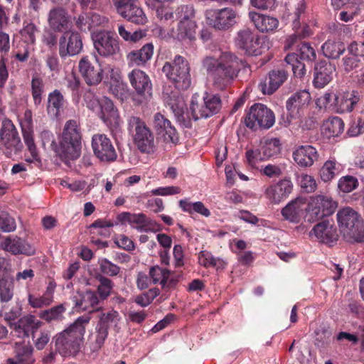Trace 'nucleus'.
Wrapping results in <instances>:
<instances>
[{
  "label": "nucleus",
  "instance_id": "1",
  "mask_svg": "<svg viewBox=\"0 0 364 364\" xmlns=\"http://www.w3.org/2000/svg\"><path fill=\"white\" fill-rule=\"evenodd\" d=\"M42 146L45 149L53 151L65 164L77 160L81 154L82 131L80 123L75 119L68 120L59 136V144L49 130H43L40 134Z\"/></svg>",
  "mask_w": 364,
  "mask_h": 364
},
{
  "label": "nucleus",
  "instance_id": "2",
  "mask_svg": "<svg viewBox=\"0 0 364 364\" xmlns=\"http://www.w3.org/2000/svg\"><path fill=\"white\" fill-rule=\"evenodd\" d=\"M242 60L232 52H223L218 58L207 57L203 67L213 77V85L220 90L226 89L237 77Z\"/></svg>",
  "mask_w": 364,
  "mask_h": 364
},
{
  "label": "nucleus",
  "instance_id": "3",
  "mask_svg": "<svg viewBox=\"0 0 364 364\" xmlns=\"http://www.w3.org/2000/svg\"><path fill=\"white\" fill-rule=\"evenodd\" d=\"M90 321V316H81L68 328L53 338V342L55 343L59 354L63 356H75L79 353L85 328Z\"/></svg>",
  "mask_w": 364,
  "mask_h": 364
},
{
  "label": "nucleus",
  "instance_id": "4",
  "mask_svg": "<svg viewBox=\"0 0 364 364\" xmlns=\"http://www.w3.org/2000/svg\"><path fill=\"white\" fill-rule=\"evenodd\" d=\"M190 65L188 60L176 55L172 61L166 62L162 72L178 90H186L191 85Z\"/></svg>",
  "mask_w": 364,
  "mask_h": 364
},
{
  "label": "nucleus",
  "instance_id": "5",
  "mask_svg": "<svg viewBox=\"0 0 364 364\" xmlns=\"http://www.w3.org/2000/svg\"><path fill=\"white\" fill-rule=\"evenodd\" d=\"M127 129L133 136L135 146L141 153L150 154L155 148L154 135L146 122L140 117L130 116Z\"/></svg>",
  "mask_w": 364,
  "mask_h": 364
},
{
  "label": "nucleus",
  "instance_id": "6",
  "mask_svg": "<svg viewBox=\"0 0 364 364\" xmlns=\"http://www.w3.org/2000/svg\"><path fill=\"white\" fill-rule=\"evenodd\" d=\"M222 107L218 95L205 92L202 98L198 94L192 96L190 111L193 120L209 118L219 112Z\"/></svg>",
  "mask_w": 364,
  "mask_h": 364
},
{
  "label": "nucleus",
  "instance_id": "7",
  "mask_svg": "<svg viewBox=\"0 0 364 364\" xmlns=\"http://www.w3.org/2000/svg\"><path fill=\"white\" fill-rule=\"evenodd\" d=\"M23 148L18 132L13 122L7 117L1 120L0 149L8 158L18 154Z\"/></svg>",
  "mask_w": 364,
  "mask_h": 364
},
{
  "label": "nucleus",
  "instance_id": "8",
  "mask_svg": "<svg viewBox=\"0 0 364 364\" xmlns=\"http://www.w3.org/2000/svg\"><path fill=\"white\" fill-rule=\"evenodd\" d=\"M274 123V112L261 103L251 106L245 118V125L253 131L269 129Z\"/></svg>",
  "mask_w": 364,
  "mask_h": 364
},
{
  "label": "nucleus",
  "instance_id": "9",
  "mask_svg": "<svg viewBox=\"0 0 364 364\" xmlns=\"http://www.w3.org/2000/svg\"><path fill=\"white\" fill-rule=\"evenodd\" d=\"M337 208V203L331 197L318 195L311 198L304 217L305 221L313 223L325 217L331 215Z\"/></svg>",
  "mask_w": 364,
  "mask_h": 364
},
{
  "label": "nucleus",
  "instance_id": "10",
  "mask_svg": "<svg viewBox=\"0 0 364 364\" xmlns=\"http://www.w3.org/2000/svg\"><path fill=\"white\" fill-rule=\"evenodd\" d=\"M94 48L97 53L105 58L112 57L120 52L119 41L111 31L100 30L92 33Z\"/></svg>",
  "mask_w": 364,
  "mask_h": 364
},
{
  "label": "nucleus",
  "instance_id": "11",
  "mask_svg": "<svg viewBox=\"0 0 364 364\" xmlns=\"http://www.w3.org/2000/svg\"><path fill=\"white\" fill-rule=\"evenodd\" d=\"M236 46L249 55H259L267 48L266 39L249 29L238 31L235 39Z\"/></svg>",
  "mask_w": 364,
  "mask_h": 364
},
{
  "label": "nucleus",
  "instance_id": "12",
  "mask_svg": "<svg viewBox=\"0 0 364 364\" xmlns=\"http://www.w3.org/2000/svg\"><path fill=\"white\" fill-rule=\"evenodd\" d=\"M117 14L123 18L137 25H144L148 19L139 6V0H112Z\"/></svg>",
  "mask_w": 364,
  "mask_h": 364
},
{
  "label": "nucleus",
  "instance_id": "13",
  "mask_svg": "<svg viewBox=\"0 0 364 364\" xmlns=\"http://www.w3.org/2000/svg\"><path fill=\"white\" fill-rule=\"evenodd\" d=\"M310 93L304 90L293 94L286 102L287 109V118L283 122H280L284 127H288L293 119H300L304 114V110L307 108L311 101Z\"/></svg>",
  "mask_w": 364,
  "mask_h": 364
},
{
  "label": "nucleus",
  "instance_id": "14",
  "mask_svg": "<svg viewBox=\"0 0 364 364\" xmlns=\"http://www.w3.org/2000/svg\"><path fill=\"white\" fill-rule=\"evenodd\" d=\"M237 13L231 8L210 9L205 12L207 23L219 31H226L236 23Z\"/></svg>",
  "mask_w": 364,
  "mask_h": 364
},
{
  "label": "nucleus",
  "instance_id": "15",
  "mask_svg": "<svg viewBox=\"0 0 364 364\" xmlns=\"http://www.w3.org/2000/svg\"><path fill=\"white\" fill-rule=\"evenodd\" d=\"M59 55L61 58L79 54L82 49L81 35L75 31L64 32L58 40Z\"/></svg>",
  "mask_w": 364,
  "mask_h": 364
},
{
  "label": "nucleus",
  "instance_id": "16",
  "mask_svg": "<svg viewBox=\"0 0 364 364\" xmlns=\"http://www.w3.org/2000/svg\"><path fill=\"white\" fill-rule=\"evenodd\" d=\"M92 148L95 156L101 161L112 162L117 154L110 139L104 134H96L92 137Z\"/></svg>",
  "mask_w": 364,
  "mask_h": 364
},
{
  "label": "nucleus",
  "instance_id": "17",
  "mask_svg": "<svg viewBox=\"0 0 364 364\" xmlns=\"http://www.w3.org/2000/svg\"><path fill=\"white\" fill-rule=\"evenodd\" d=\"M339 227L344 233L351 237H357L361 232L362 223L358 213L348 207L340 210L337 213Z\"/></svg>",
  "mask_w": 364,
  "mask_h": 364
},
{
  "label": "nucleus",
  "instance_id": "18",
  "mask_svg": "<svg viewBox=\"0 0 364 364\" xmlns=\"http://www.w3.org/2000/svg\"><path fill=\"white\" fill-rule=\"evenodd\" d=\"M165 102L170 107L177 122L185 128H191V119L188 112H185L184 102L178 92H171V94L164 92Z\"/></svg>",
  "mask_w": 364,
  "mask_h": 364
},
{
  "label": "nucleus",
  "instance_id": "19",
  "mask_svg": "<svg viewBox=\"0 0 364 364\" xmlns=\"http://www.w3.org/2000/svg\"><path fill=\"white\" fill-rule=\"evenodd\" d=\"M128 79L131 86L138 96L144 100H149L152 96L153 86L149 76L143 70L133 69L128 73Z\"/></svg>",
  "mask_w": 364,
  "mask_h": 364
},
{
  "label": "nucleus",
  "instance_id": "20",
  "mask_svg": "<svg viewBox=\"0 0 364 364\" xmlns=\"http://www.w3.org/2000/svg\"><path fill=\"white\" fill-rule=\"evenodd\" d=\"M99 117L112 132H117L120 127L118 110L113 102L107 97L100 98Z\"/></svg>",
  "mask_w": 364,
  "mask_h": 364
},
{
  "label": "nucleus",
  "instance_id": "21",
  "mask_svg": "<svg viewBox=\"0 0 364 364\" xmlns=\"http://www.w3.org/2000/svg\"><path fill=\"white\" fill-rule=\"evenodd\" d=\"M73 301L78 311H87L91 313L102 310V307L99 306L100 301L97 293L92 289L77 291L73 298Z\"/></svg>",
  "mask_w": 364,
  "mask_h": 364
},
{
  "label": "nucleus",
  "instance_id": "22",
  "mask_svg": "<svg viewBox=\"0 0 364 364\" xmlns=\"http://www.w3.org/2000/svg\"><path fill=\"white\" fill-rule=\"evenodd\" d=\"M153 127L157 134L162 135L164 141L176 144L179 141V136L175 127L171 121L161 112H156L153 117Z\"/></svg>",
  "mask_w": 364,
  "mask_h": 364
},
{
  "label": "nucleus",
  "instance_id": "23",
  "mask_svg": "<svg viewBox=\"0 0 364 364\" xmlns=\"http://www.w3.org/2000/svg\"><path fill=\"white\" fill-rule=\"evenodd\" d=\"M78 69L84 81L89 86L97 85L103 78V70L100 65L95 66L87 56L80 60Z\"/></svg>",
  "mask_w": 364,
  "mask_h": 364
},
{
  "label": "nucleus",
  "instance_id": "24",
  "mask_svg": "<svg viewBox=\"0 0 364 364\" xmlns=\"http://www.w3.org/2000/svg\"><path fill=\"white\" fill-rule=\"evenodd\" d=\"M287 78L288 73L284 68L273 69L259 82V89L264 95H272L284 84Z\"/></svg>",
  "mask_w": 364,
  "mask_h": 364
},
{
  "label": "nucleus",
  "instance_id": "25",
  "mask_svg": "<svg viewBox=\"0 0 364 364\" xmlns=\"http://www.w3.org/2000/svg\"><path fill=\"white\" fill-rule=\"evenodd\" d=\"M2 250L14 255H33L35 248L25 240L14 235L6 237L1 243Z\"/></svg>",
  "mask_w": 364,
  "mask_h": 364
},
{
  "label": "nucleus",
  "instance_id": "26",
  "mask_svg": "<svg viewBox=\"0 0 364 364\" xmlns=\"http://www.w3.org/2000/svg\"><path fill=\"white\" fill-rule=\"evenodd\" d=\"M293 190L291 180L284 178L265 189L264 196L272 203L278 204L288 198Z\"/></svg>",
  "mask_w": 364,
  "mask_h": 364
},
{
  "label": "nucleus",
  "instance_id": "27",
  "mask_svg": "<svg viewBox=\"0 0 364 364\" xmlns=\"http://www.w3.org/2000/svg\"><path fill=\"white\" fill-rule=\"evenodd\" d=\"M48 22L50 29L63 33L70 30L72 24L70 15L62 7H55L50 10Z\"/></svg>",
  "mask_w": 364,
  "mask_h": 364
},
{
  "label": "nucleus",
  "instance_id": "28",
  "mask_svg": "<svg viewBox=\"0 0 364 364\" xmlns=\"http://www.w3.org/2000/svg\"><path fill=\"white\" fill-rule=\"evenodd\" d=\"M42 322L36 318L34 315L27 314L21 317L17 321L11 323V328L14 330L15 335L19 338L28 337L41 326Z\"/></svg>",
  "mask_w": 364,
  "mask_h": 364
},
{
  "label": "nucleus",
  "instance_id": "29",
  "mask_svg": "<svg viewBox=\"0 0 364 364\" xmlns=\"http://www.w3.org/2000/svg\"><path fill=\"white\" fill-rule=\"evenodd\" d=\"M308 205H306L305 199L298 197L288 203L282 209L281 214L286 220L297 224L301 221L304 212L306 211Z\"/></svg>",
  "mask_w": 364,
  "mask_h": 364
},
{
  "label": "nucleus",
  "instance_id": "30",
  "mask_svg": "<svg viewBox=\"0 0 364 364\" xmlns=\"http://www.w3.org/2000/svg\"><path fill=\"white\" fill-rule=\"evenodd\" d=\"M295 163L301 168L311 167L318 159V154L311 145L298 146L292 154Z\"/></svg>",
  "mask_w": 364,
  "mask_h": 364
},
{
  "label": "nucleus",
  "instance_id": "31",
  "mask_svg": "<svg viewBox=\"0 0 364 364\" xmlns=\"http://www.w3.org/2000/svg\"><path fill=\"white\" fill-rule=\"evenodd\" d=\"M335 67L326 60H321L314 66L313 83L315 87L323 88L328 85L333 78Z\"/></svg>",
  "mask_w": 364,
  "mask_h": 364
},
{
  "label": "nucleus",
  "instance_id": "32",
  "mask_svg": "<svg viewBox=\"0 0 364 364\" xmlns=\"http://www.w3.org/2000/svg\"><path fill=\"white\" fill-rule=\"evenodd\" d=\"M154 46L152 43H145L141 48L133 50L127 55L129 66H144L153 57Z\"/></svg>",
  "mask_w": 364,
  "mask_h": 364
},
{
  "label": "nucleus",
  "instance_id": "33",
  "mask_svg": "<svg viewBox=\"0 0 364 364\" xmlns=\"http://www.w3.org/2000/svg\"><path fill=\"white\" fill-rule=\"evenodd\" d=\"M249 17L255 28L262 33L272 32L275 31L279 26L278 19L272 16L250 11L249 13Z\"/></svg>",
  "mask_w": 364,
  "mask_h": 364
},
{
  "label": "nucleus",
  "instance_id": "34",
  "mask_svg": "<svg viewBox=\"0 0 364 364\" xmlns=\"http://www.w3.org/2000/svg\"><path fill=\"white\" fill-rule=\"evenodd\" d=\"M360 100L358 92H340L336 97L335 111L338 113L351 112Z\"/></svg>",
  "mask_w": 364,
  "mask_h": 364
},
{
  "label": "nucleus",
  "instance_id": "35",
  "mask_svg": "<svg viewBox=\"0 0 364 364\" xmlns=\"http://www.w3.org/2000/svg\"><path fill=\"white\" fill-rule=\"evenodd\" d=\"M66 100L62 92L55 89L48 95L46 109L51 117L58 118L60 116L66 105Z\"/></svg>",
  "mask_w": 364,
  "mask_h": 364
},
{
  "label": "nucleus",
  "instance_id": "36",
  "mask_svg": "<svg viewBox=\"0 0 364 364\" xmlns=\"http://www.w3.org/2000/svg\"><path fill=\"white\" fill-rule=\"evenodd\" d=\"M21 129L24 143L31 154V157L26 159V161L28 163H33L36 166H39L41 164V161L34 141L33 132L31 127V122H28L27 127H25V126L22 124Z\"/></svg>",
  "mask_w": 364,
  "mask_h": 364
},
{
  "label": "nucleus",
  "instance_id": "37",
  "mask_svg": "<svg viewBox=\"0 0 364 364\" xmlns=\"http://www.w3.org/2000/svg\"><path fill=\"white\" fill-rule=\"evenodd\" d=\"M312 231L315 236L323 243L332 242L337 239L336 229L328 220H323L316 224Z\"/></svg>",
  "mask_w": 364,
  "mask_h": 364
},
{
  "label": "nucleus",
  "instance_id": "38",
  "mask_svg": "<svg viewBox=\"0 0 364 364\" xmlns=\"http://www.w3.org/2000/svg\"><path fill=\"white\" fill-rule=\"evenodd\" d=\"M345 124L338 117H329L325 120L321 126L322 134L328 139L336 137L344 131Z\"/></svg>",
  "mask_w": 364,
  "mask_h": 364
},
{
  "label": "nucleus",
  "instance_id": "39",
  "mask_svg": "<svg viewBox=\"0 0 364 364\" xmlns=\"http://www.w3.org/2000/svg\"><path fill=\"white\" fill-rule=\"evenodd\" d=\"M293 26L294 33L287 38L285 48H291L301 41V39L310 36L312 33L309 26L307 24L301 26L299 20H294Z\"/></svg>",
  "mask_w": 364,
  "mask_h": 364
},
{
  "label": "nucleus",
  "instance_id": "40",
  "mask_svg": "<svg viewBox=\"0 0 364 364\" xmlns=\"http://www.w3.org/2000/svg\"><path fill=\"white\" fill-rule=\"evenodd\" d=\"M117 27L119 36L130 44L136 43L146 36V31L141 29L132 31L129 26L122 23H117Z\"/></svg>",
  "mask_w": 364,
  "mask_h": 364
},
{
  "label": "nucleus",
  "instance_id": "41",
  "mask_svg": "<svg viewBox=\"0 0 364 364\" xmlns=\"http://www.w3.org/2000/svg\"><path fill=\"white\" fill-rule=\"evenodd\" d=\"M120 318L119 312L114 309L109 310L107 312L101 311L98 315L96 326L109 333L111 326L112 324L117 326Z\"/></svg>",
  "mask_w": 364,
  "mask_h": 364
},
{
  "label": "nucleus",
  "instance_id": "42",
  "mask_svg": "<svg viewBox=\"0 0 364 364\" xmlns=\"http://www.w3.org/2000/svg\"><path fill=\"white\" fill-rule=\"evenodd\" d=\"M323 55L328 58L337 59L346 50L345 44L340 41H326L321 46Z\"/></svg>",
  "mask_w": 364,
  "mask_h": 364
},
{
  "label": "nucleus",
  "instance_id": "43",
  "mask_svg": "<svg viewBox=\"0 0 364 364\" xmlns=\"http://www.w3.org/2000/svg\"><path fill=\"white\" fill-rule=\"evenodd\" d=\"M95 279L99 282L95 292L100 301H104L111 295L114 284L109 277L102 274H97Z\"/></svg>",
  "mask_w": 364,
  "mask_h": 364
},
{
  "label": "nucleus",
  "instance_id": "44",
  "mask_svg": "<svg viewBox=\"0 0 364 364\" xmlns=\"http://www.w3.org/2000/svg\"><path fill=\"white\" fill-rule=\"evenodd\" d=\"M178 205L183 212L190 215L197 213L203 216L209 217L210 211L200 201L191 203L189 199H181L178 201Z\"/></svg>",
  "mask_w": 364,
  "mask_h": 364
},
{
  "label": "nucleus",
  "instance_id": "45",
  "mask_svg": "<svg viewBox=\"0 0 364 364\" xmlns=\"http://www.w3.org/2000/svg\"><path fill=\"white\" fill-rule=\"evenodd\" d=\"M22 305L16 302L12 306H9L7 303L3 304L0 309V316L2 317L11 327V323H14V321L18 318L22 314Z\"/></svg>",
  "mask_w": 364,
  "mask_h": 364
},
{
  "label": "nucleus",
  "instance_id": "46",
  "mask_svg": "<svg viewBox=\"0 0 364 364\" xmlns=\"http://www.w3.org/2000/svg\"><path fill=\"white\" fill-rule=\"evenodd\" d=\"M170 274L171 272L169 270L163 269L159 266L152 267L149 270V275L153 283L156 284L159 282L163 288L166 285L168 287H172L174 284L173 279L168 281Z\"/></svg>",
  "mask_w": 364,
  "mask_h": 364
},
{
  "label": "nucleus",
  "instance_id": "47",
  "mask_svg": "<svg viewBox=\"0 0 364 364\" xmlns=\"http://www.w3.org/2000/svg\"><path fill=\"white\" fill-rule=\"evenodd\" d=\"M109 333L95 326V331L90 334L87 341L88 348L91 353H97L104 346Z\"/></svg>",
  "mask_w": 364,
  "mask_h": 364
},
{
  "label": "nucleus",
  "instance_id": "48",
  "mask_svg": "<svg viewBox=\"0 0 364 364\" xmlns=\"http://www.w3.org/2000/svg\"><path fill=\"white\" fill-rule=\"evenodd\" d=\"M67 88L71 92L72 101L77 104L81 98V81L75 72H71L65 78Z\"/></svg>",
  "mask_w": 364,
  "mask_h": 364
},
{
  "label": "nucleus",
  "instance_id": "49",
  "mask_svg": "<svg viewBox=\"0 0 364 364\" xmlns=\"http://www.w3.org/2000/svg\"><path fill=\"white\" fill-rule=\"evenodd\" d=\"M284 60L287 63V66L292 70L295 77L301 78L305 75V65L299 60L298 54L295 53H289Z\"/></svg>",
  "mask_w": 364,
  "mask_h": 364
},
{
  "label": "nucleus",
  "instance_id": "50",
  "mask_svg": "<svg viewBox=\"0 0 364 364\" xmlns=\"http://www.w3.org/2000/svg\"><path fill=\"white\" fill-rule=\"evenodd\" d=\"M31 95L36 107L41 105L44 93L45 84L43 79L38 76H33L31 83Z\"/></svg>",
  "mask_w": 364,
  "mask_h": 364
},
{
  "label": "nucleus",
  "instance_id": "51",
  "mask_svg": "<svg viewBox=\"0 0 364 364\" xmlns=\"http://www.w3.org/2000/svg\"><path fill=\"white\" fill-rule=\"evenodd\" d=\"M16 362L19 364H33L35 361L33 357V348L29 344L20 345L16 347Z\"/></svg>",
  "mask_w": 364,
  "mask_h": 364
},
{
  "label": "nucleus",
  "instance_id": "52",
  "mask_svg": "<svg viewBox=\"0 0 364 364\" xmlns=\"http://www.w3.org/2000/svg\"><path fill=\"white\" fill-rule=\"evenodd\" d=\"M14 295V284L11 277L0 279V302L8 303Z\"/></svg>",
  "mask_w": 364,
  "mask_h": 364
},
{
  "label": "nucleus",
  "instance_id": "53",
  "mask_svg": "<svg viewBox=\"0 0 364 364\" xmlns=\"http://www.w3.org/2000/svg\"><path fill=\"white\" fill-rule=\"evenodd\" d=\"M340 165L333 160H328L320 170V176L323 181H331L339 173Z\"/></svg>",
  "mask_w": 364,
  "mask_h": 364
},
{
  "label": "nucleus",
  "instance_id": "54",
  "mask_svg": "<svg viewBox=\"0 0 364 364\" xmlns=\"http://www.w3.org/2000/svg\"><path fill=\"white\" fill-rule=\"evenodd\" d=\"M100 274L105 277H117L121 272V268L118 265L112 263L107 258H100L98 259Z\"/></svg>",
  "mask_w": 364,
  "mask_h": 364
},
{
  "label": "nucleus",
  "instance_id": "55",
  "mask_svg": "<svg viewBox=\"0 0 364 364\" xmlns=\"http://www.w3.org/2000/svg\"><path fill=\"white\" fill-rule=\"evenodd\" d=\"M264 160L273 157L280 153L281 144L279 139L273 138L265 141L260 149Z\"/></svg>",
  "mask_w": 364,
  "mask_h": 364
},
{
  "label": "nucleus",
  "instance_id": "56",
  "mask_svg": "<svg viewBox=\"0 0 364 364\" xmlns=\"http://www.w3.org/2000/svg\"><path fill=\"white\" fill-rule=\"evenodd\" d=\"M65 311V308L63 306V305L60 304L49 309L41 311L38 314V316L47 322H51L52 321H59L63 318V313Z\"/></svg>",
  "mask_w": 364,
  "mask_h": 364
},
{
  "label": "nucleus",
  "instance_id": "57",
  "mask_svg": "<svg viewBox=\"0 0 364 364\" xmlns=\"http://www.w3.org/2000/svg\"><path fill=\"white\" fill-rule=\"evenodd\" d=\"M197 25L196 21H182L178 24V36L181 38L194 39Z\"/></svg>",
  "mask_w": 364,
  "mask_h": 364
},
{
  "label": "nucleus",
  "instance_id": "58",
  "mask_svg": "<svg viewBox=\"0 0 364 364\" xmlns=\"http://www.w3.org/2000/svg\"><path fill=\"white\" fill-rule=\"evenodd\" d=\"M175 14L179 22L196 21V11L193 5H181L178 6L176 10Z\"/></svg>",
  "mask_w": 364,
  "mask_h": 364
},
{
  "label": "nucleus",
  "instance_id": "59",
  "mask_svg": "<svg viewBox=\"0 0 364 364\" xmlns=\"http://www.w3.org/2000/svg\"><path fill=\"white\" fill-rule=\"evenodd\" d=\"M336 96L337 95L332 92H326L316 100V106L319 107V109H329L335 111Z\"/></svg>",
  "mask_w": 364,
  "mask_h": 364
},
{
  "label": "nucleus",
  "instance_id": "60",
  "mask_svg": "<svg viewBox=\"0 0 364 364\" xmlns=\"http://www.w3.org/2000/svg\"><path fill=\"white\" fill-rule=\"evenodd\" d=\"M358 186V179L349 175L341 177L338 183L339 190L343 193H350L355 190Z\"/></svg>",
  "mask_w": 364,
  "mask_h": 364
},
{
  "label": "nucleus",
  "instance_id": "61",
  "mask_svg": "<svg viewBox=\"0 0 364 364\" xmlns=\"http://www.w3.org/2000/svg\"><path fill=\"white\" fill-rule=\"evenodd\" d=\"M363 133H364V119L360 116L354 117L350 120L347 134L350 137H354Z\"/></svg>",
  "mask_w": 364,
  "mask_h": 364
},
{
  "label": "nucleus",
  "instance_id": "62",
  "mask_svg": "<svg viewBox=\"0 0 364 364\" xmlns=\"http://www.w3.org/2000/svg\"><path fill=\"white\" fill-rule=\"evenodd\" d=\"M16 228V221L7 212L0 210V230L5 232H13Z\"/></svg>",
  "mask_w": 364,
  "mask_h": 364
},
{
  "label": "nucleus",
  "instance_id": "63",
  "mask_svg": "<svg viewBox=\"0 0 364 364\" xmlns=\"http://www.w3.org/2000/svg\"><path fill=\"white\" fill-rule=\"evenodd\" d=\"M52 302L53 301L44 294L39 296L32 294H29L28 295V303L32 308L34 309H41L48 306L51 304Z\"/></svg>",
  "mask_w": 364,
  "mask_h": 364
},
{
  "label": "nucleus",
  "instance_id": "64",
  "mask_svg": "<svg viewBox=\"0 0 364 364\" xmlns=\"http://www.w3.org/2000/svg\"><path fill=\"white\" fill-rule=\"evenodd\" d=\"M159 294L158 289H151L148 291L138 295L134 301L142 307L149 306L153 300Z\"/></svg>",
  "mask_w": 364,
  "mask_h": 364
}]
</instances>
